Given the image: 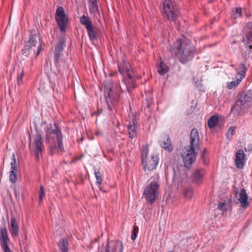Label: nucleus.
I'll return each instance as SVG.
<instances>
[{"label": "nucleus", "mask_w": 252, "mask_h": 252, "mask_svg": "<svg viewBox=\"0 0 252 252\" xmlns=\"http://www.w3.org/2000/svg\"><path fill=\"white\" fill-rule=\"evenodd\" d=\"M170 51L172 54L180 62L185 64L192 60L195 54V48L192 43L187 38H182L177 40Z\"/></svg>", "instance_id": "nucleus-1"}, {"label": "nucleus", "mask_w": 252, "mask_h": 252, "mask_svg": "<svg viewBox=\"0 0 252 252\" xmlns=\"http://www.w3.org/2000/svg\"><path fill=\"white\" fill-rule=\"evenodd\" d=\"M46 140L49 144L48 152L51 155L64 151L63 144V135L58 125L50 124L46 131Z\"/></svg>", "instance_id": "nucleus-2"}, {"label": "nucleus", "mask_w": 252, "mask_h": 252, "mask_svg": "<svg viewBox=\"0 0 252 252\" xmlns=\"http://www.w3.org/2000/svg\"><path fill=\"white\" fill-rule=\"evenodd\" d=\"M119 73L123 76V83L124 87L120 85L122 91H126L129 93L132 90L136 87V82L138 79V76L136 74L133 68H132L130 63L125 60H123L118 65Z\"/></svg>", "instance_id": "nucleus-3"}, {"label": "nucleus", "mask_w": 252, "mask_h": 252, "mask_svg": "<svg viewBox=\"0 0 252 252\" xmlns=\"http://www.w3.org/2000/svg\"><path fill=\"white\" fill-rule=\"evenodd\" d=\"M252 106V90L239 92L231 108V112L237 116L248 112Z\"/></svg>", "instance_id": "nucleus-4"}, {"label": "nucleus", "mask_w": 252, "mask_h": 252, "mask_svg": "<svg viewBox=\"0 0 252 252\" xmlns=\"http://www.w3.org/2000/svg\"><path fill=\"white\" fill-rule=\"evenodd\" d=\"M41 45L40 38L35 33V31H31L29 35V40L26 42L24 48L23 49V54L28 56L32 54L35 57H37L40 53Z\"/></svg>", "instance_id": "nucleus-5"}, {"label": "nucleus", "mask_w": 252, "mask_h": 252, "mask_svg": "<svg viewBox=\"0 0 252 252\" xmlns=\"http://www.w3.org/2000/svg\"><path fill=\"white\" fill-rule=\"evenodd\" d=\"M180 12L174 0H163L162 15L169 22H175Z\"/></svg>", "instance_id": "nucleus-6"}, {"label": "nucleus", "mask_w": 252, "mask_h": 252, "mask_svg": "<svg viewBox=\"0 0 252 252\" xmlns=\"http://www.w3.org/2000/svg\"><path fill=\"white\" fill-rule=\"evenodd\" d=\"M159 180L158 178L154 179L144 190L143 195L146 201L150 204H153L158 199L159 195Z\"/></svg>", "instance_id": "nucleus-7"}, {"label": "nucleus", "mask_w": 252, "mask_h": 252, "mask_svg": "<svg viewBox=\"0 0 252 252\" xmlns=\"http://www.w3.org/2000/svg\"><path fill=\"white\" fill-rule=\"evenodd\" d=\"M243 43L246 49L245 58L247 60L246 55L248 53V59H252V22L248 23L244 29Z\"/></svg>", "instance_id": "nucleus-8"}, {"label": "nucleus", "mask_w": 252, "mask_h": 252, "mask_svg": "<svg viewBox=\"0 0 252 252\" xmlns=\"http://www.w3.org/2000/svg\"><path fill=\"white\" fill-rule=\"evenodd\" d=\"M33 141L32 144H30V147L34 153L35 160L38 162L45 149L42 135L39 132L36 131Z\"/></svg>", "instance_id": "nucleus-9"}, {"label": "nucleus", "mask_w": 252, "mask_h": 252, "mask_svg": "<svg viewBox=\"0 0 252 252\" xmlns=\"http://www.w3.org/2000/svg\"><path fill=\"white\" fill-rule=\"evenodd\" d=\"M55 19L61 31L62 32H65L66 24L68 22V18L66 17L65 11L63 7L59 6L56 9Z\"/></svg>", "instance_id": "nucleus-10"}, {"label": "nucleus", "mask_w": 252, "mask_h": 252, "mask_svg": "<svg viewBox=\"0 0 252 252\" xmlns=\"http://www.w3.org/2000/svg\"><path fill=\"white\" fill-rule=\"evenodd\" d=\"M104 93L108 109L109 111H112L117 103L120 95L117 93L114 94L113 90L107 87H105Z\"/></svg>", "instance_id": "nucleus-11"}, {"label": "nucleus", "mask_w": 252, "mask_h": 252, "mask_svg": "<svg viewBox=\"0 0 252 252\" xmlns=\"http://www.w3.org/2000/svg\"><path fill=\"white\" fill-rule=\"evenodd\" d=\"M195 149L189 147V149L184 152L182 155L185 166L188 169L191 167L192 163L196 159Z\"/></svg>", "instance_id": "nucleus-12"}, {"label": "nucleus", "mask_w": 252, "mask_h": 252, "mask_svg": "<svg viewBox=\"0 0 252 252\" xmlns=\"http://www.w3.org/2000/svg\"><path fill=\"white\" fill-rule=\"evenodd\" d=\"M237 75L236 76V79L230 82H228L227 87L228 89H232L236 87L241 82L243 78L246 75V67L244 63H241L239 67L236 68Z\"/></svg>", "instance_id": "nucleus-13"}, {"label": "nucleus", "mask_w": 252, "mask_h": 252, "mask_svg": "<svg viewBox=\"0 0 252 252\" xmlns=\"http://www.w3.org/2000/svg\"><path fill=\"white\" fill-rule=\"evenodd\" d=\"M124 245L122 241L112 240L107 241V244L102 247L101 252H123Z\"/></svg>", "instance_id": "nucleus-14"}, {"label": "nucleus", "mask_w": 252, "mask_h": 252, "mask_svg": "<svg viewBox=\"0 0 252 252\" xmlns=\"http://www.w3.org/2000/svg\"><path fill=\"white\" fill-rule=\"evenodd\" d=\"M159 158L157 155L152 154L151 158L148 160L147 159L143 160L141 162L144 171L146 170L152 171L155 169L158 163Z\"/></svg>", "instance_id": "nucleus-15"}, {"label": "nucleus", "mask_w": 252, "mask_h": 252, "mask_svg": "<svg viewBox=\"0 0 252 252\" xmlns=\"http://www.w3.org/2000/svg\"><path fill=\"white\" fill-rule=\"evenodd\" d=\"M9 239L8 236L7 230L5 227L0 228V245L4 252H12L8 245Z\"/></svg>", "instance_id": "nucleus-16"}, {"label": "nucleus", "mask_w": 252, "mask_h": 252, "mask_svg": "<svg viewBox=\"0 0 252 252\" xmlns=\"http://www.w3.org/2000/svg\"><path fill=\"white\" fill-rule=\"evenodd\" d=\"M65 46V40L64 37L59 39V41L55 48L54 58L56 63H58L60 61V58L62 55V52Z\"/></svg>", "instance_id": "nucleus-17"}, {"label": "nucleus", "mask_w": 252, "mask_h": 252, "mask_svg": "<svg viewBox=\"0 0 252 252\" xmlns=\"http://www.w3.org/2000/svg\"><path fill=\"white\" fill-rule=\"evenodd\" d=\"M246 155L243 150H238L235 154V165L238 169H242L246 162Z\"/></svg>", "instance_id": "nucleus-18"}, {"label": "nucleus", "mask_w": 252, "mask_h": 252, "mask_svg": "<svg viewBox=\"0 0 252 252\" xmlns=\"http://www.w3.org/2000/svg\"><path fill=\"white\" fill-rule=\"evenodd\" d=\"M137 122L136 121V117L133 116L131 118V120L129 121L128 124L127 125L128 136L130 138H134L137 135Z\"/></svg>", "instance_id": "nucleus-19"}, {"label": "nucleus", "mask_w": 252, "mask_h": 252, "mask_svg": "<svg viewBox=\"0 0 252 252\" xmlns=\"http://www.w3.org/2000/svg\"><path fill=\"white\" fill-rule=\"evenodd\" d=\"M204 173V170L202 168L195 170L191 175L190 178L191 181L193 183L197 184H202L203 182Z\"/></svg>", "instance_id": "nucleus-20"}, {"label": "nucleus", "mask_w": 252, "mask_h": 252, "mask_svg": "<svg viewBox=\"0 0 252 252\" xmlns=\"http://www.w3.org/2000/svg\"><path fill=\"white\" fill-rule=\"evenodd\" d=\"M199 146V136L197 128L191 129L190 134V146L189 147L197 148Z\"/></svg>", "instance_id": "nucleus-21"}, {"label": "nucleus", "mask_w": 252, "mask_h": 252, "mask_svg": "<svg viewBox=\"0 0 252 252\" xmlns=\"http://www.w3.org/2000/svg\"><path fill=\"white\" fill-rule=\"evenodd\" d=\"M248 197L246 189H242L239 192V198L238 200L243 208H247L249 205Z\"/></svg>", "instance_id": "nucleus-22"}, {"label": "nucleus", "mask_w": 252, "mask_h": 252, "mask_svg": "<svg viewBox=\"0 0 252 252\" xmlns=\"http://www.w3.org/2000/svg\"><path fill=\"white\" fill-rule=\"evenodd\" d=\"M9 231L13 237L17 236L19 234V226L14 217H12L11 219Z\"/></svg>", "instance_id": "nucleus-23"}, {"label": "nucleus", "mask_w": 252, "mask_h": 252, "mask_svg": "<svg viewBox=\"0 0 252 252\" xmlns=\"http://www.w3.org/2000/svg\"><path fill=\"white\" fill-rule=\"evenodd\" d=\"M69 243L66 238H63L58 243V246L61 252H68Z\"/></svg>", "instance_id": "nucleus-24"}, {"label": "nucleus", "mask_w": 252, "mask_h": 252, "mask_svg": "<svg viewBox=\"0 0 252 252\" xmlns=\"http://www.w3.org/2000/svg\"><path fill=\"white\" fill-rule=\"evenodd\" d=\"M169 69L168 66L162 61L160 62L159 64L157 67V70L161 75H165L168 72Z\"/></svg>", "instance_id": "nucleus-25"}, {"label": "nucleus", "mask_w": 252, "mask_h": 252, "mask_svg": "<svg viewBox=\"0 0 252 252\" xmlns=\"http://www.w3.org/2000/svg\"><path fill=\"white\" fill-rule=\"evenodd\" d=\"M89 38L91 40H96L97 38L93 25L86 29Z\"/></svg>", "instance_id": "nucleus-26"}, {"label": "nucleus", "mask_w": 252, "mask_h": 252, "mask_svg": "<svg viewBox=\"0 0 252 252\" xmlns=\"http://www.w3.org/2000/svg\"><path fill=\"white\" fill-rule=\"evenodd\" d=\"M80 22L86 29L93 25V23L90 20L89 17L85 15H83L80 17Z\"/></svg>", "instance_id": "nucleus-27"}, {"label": "nucleus", "mask_w": 252, "mask_h": 252, "mask_svg": "<svg viewBox=\"0 0 252 252\" xmlns=\"http://www.w3.org/2000/svg\"><path fill=\"white\" fill-rule=\"evenodd\" d=\"M80 22L86 29L93 25V23L90 20L89 17L85 15H83L80 17Z\"/></svg>", "instance_id": "nucleus-28"}, {"label": "nucleus", "mask_w": 252, "mask_h": 252, "mask_svg": "<svg viewBox=\"0 0 252 252\" xmlns=\"http://www.w3.org/2000/svg\"><path fill=\"white\" fill-rule=\"evenodd\" d=\"M160 145L162 148L168 152H171L173 150V147L169 137L166 138V141L161 142Z\"/></svg>", "instance_id": "nucleus-29"}, {"label": "nucleus", "mask_w": 252, "mask_h": 252, "mask_svg": "<svg viewBox=\"0 0 252 252\" xmlns=\"http://www.w3.org/2000/svg\"><path fill=\"white\" fill-rule=\"evenodd\" d=\"M149 153V149L147 145H143L141 147V162L143 160L147 159Z\"/></svg>", "instance_id": "nucleus-30"}, {"label": "nucleus", "mask_w": 252, "mask_h": 252, "mask_svg": "<svg viewBox=\"0 0 252 252\" xmlns=\"http://www.w3.org/2000/svg\"><path fill=\"white\" fill-rule=\"evenodd\" d=\"M219 122L218 117L216 116H211L208 121V126L210 128H213Z\"/></svg>", "instance_id": "nucleus-31"}, {"label": "nucleus", "mask_w": 252, "mask_h": 252, "mask_svg": "<svg viewBox=\"0 0 252 252\" xmlns=\"http://www.w3.org/2000/svg\"><path fill=\"white\" fill-rule=\"evenodd\" d=\"M91 5L90 7V12L92 13L97 14L100 15V12L96 2H91Z\"/></svg>", "instance_id": "nucleus-32"}, {"label": "nucleus", "mask_w": 252, "mask_h": 252, "mask_svg": "<svg viewBox=\"0 0 252 252\" xmlns=\"http://www.w3.org/2000/svg\"><path fill=\"white\" fill-rule=\"evenodd\" d=\"M184 193L186 198H190L193 194L194 189L191 187H186Z\"/></svg>", "instance_id": "nucleus-33"}, {"label": "nucleus", "mask_w": 252, "mask_h": 252, "mask_svg": "<svg viewBox=\"0 0 252 252\" xmlns=\"http://www.w3.org/2000/svg\"><path fill=\"white\" fill-rule=\"evenodd\" d=\"M25 75V72L23 69L22 68L21 70H19L17 73V84L18 85H21L23 84V80L22 78Z\"/></svg>", "instance_id": "nucleus-34"}, {"label": "nucleus", "mask_w": 252, "mask_h": 252, "mask_svg": "<svg viewBox=\"0 0 252 252\" xmlns=\"http://www.w3.org/2000/svg\"><path fill=\"white\" fill-rule=\"evenodd\" d=\"M17 170H10V172L9 173V180L10 182L12 183H15L17 179Z\"/></svg>", "instance_id": "nucleus-35"}, {"label": "nucleus", "mask_w": 252, "mask_h": 252, "mask_svg": "<svg viewBox=\"0 0 252 252\" xmlns=\"http://www.w3.org/2000/svg\"><path fill=\"white\" fill-rule=\"evenodd\" d=\"M233 14L235 18L241 16L242 9L240 7H235L232 10Z\"/></svg>", "instance_id": "nucleus-36"}, {"label": "nucleus", "mask_w": 252, "mask_h": 252, "mask_svg": "<svg viewBox=\"0 0 252 252\" xmlns=\"http://www.w3.org/2000/svg\"><path fill=\"white\" fill-rule=\"evenodd\" d=\"M94 174L96 179V183L99 185H101L102 183V178L100 172L98 170L95 169Z\"/></svg>", "instance_id": "nucleus-37"}, {"label": "nucleus", "mask_w": 252, "mask_h": 252, "mask_svg": "<svg viewBox=\"0 0 252 252\" xmlns=\"http://www.w3.org/2000/svg\"><path fill=\"white\" fill-rule=\"evenodd\" d=\"M138 231H139L138 227L137 226H135V225H134L133 227L132 233L131 235V240H135V239L137 237V234L138 233Z\"/></svg>", "instance_id": "nucleus-38"}, {"label": "nucleus", "mask_w": 252, "mask_h": 252, "mask_svg": "<svg viewBox=\"0 0 252 252\" xmlns=\"http://www.w3.org/2000/svg\"><path fill=\"white\" fill-rule=\"evenodd\" d=\"M45 189L43 186H40V191H39V203L42 202L43 198L45 196Z\"/></svg>", "instance_id": "nucleus-39"}, {"label": "nucleus", "mask_w": 252, "mask_h": 252, "mask_svg": "<svg viewBox=\"0 0 252 252\" xmlns=\"http://www.w3.org/2000/svg\"><path fill=\"white\" fill-rule=\"evenodd\" d=\"M11 165V169L10 170H17V168L16 167V159L15 158V155L14 154L12 155V160L10 163Z\"/></svg>", "instance_id": "nucleus-40"}, {"label": "nucleus", "mask_w": 252, "mask_h": 252, "mask_svg": "<svg viewBox=\"0 0 252 252\" xmlns=\"http://www.w3.org/2000/svg\"><path fill=\"white\" fill-rule=\"evenodd\" d=\"M235 132V127H234V126L230 127L227 131V138L229 139V137H230V138H231V137L234 135Z\"/></svg>", "instance_id": "nucleus-41"}, {"label": "nucleus", "mask_w": 252, "mask_h": 252, "mask_svg": "<svg viewBox=\"0 0 252 252\" xmlns=\"http://www.w3.org/2000/svg\"><path fill=\"white\" fill-rule=\"evenodd\" d=\"M207 153H208L207 150L206 149H204L203 150V152H202V158L203 159V162L205 164H207L206 158L205 157V156L207 154Z\"/></svg>", "instance_id": "nucleus-42"}, {"label": "nucleus", "mask_w": 252, "mask_h": 252, "mask_svg": "<svg viewBox=\"0 0 252 252\" xmlns=\"http://www.w3.org/2000/svg\"><path fill=\"white\" fill-rule=\"evenodd\" d=\"M226 203L225 202L220 203L218 205V209L223 210L225 209Z\"/></svg>", "instance_id": "nucleus-43"}, {"label": "nucleus", "mask_w": 252, "mask_h": 252, "mask_svg": "<svg viewBox=\"0 0 252 252\" xmlns=\"http://www.w3.org/2000/svg\"><path fill=\"white\" fill-rule=\"evenodd\" d=\"M246 152H251L252 151V144H248L247 147L245 148Z\"/></svg>", "instance_id": "nucleus-44"}, {"label": "nucleus", "mask_w": 252, "mask_h": 252, "mask_svg": "<svg viewBox=\"0 0 252 252\" xmlns=\"http://www.w3.org/2000/svg\"><path fill=\"white\" fill-rule=\"evenodd\" d=\"M102 112V110H98L97 112H95L92 115H96V116L97 115H99V114L101 113Z\"/></svg>", "instance_id": "nucleus-45"}, {"label": "nucleus", "mask_w": 252, "mask_h": 252, "mask_svg": "<svg viewBox=\"0 0 252 252\" xmlns=\"http://www.w3.org/2000/svg\"><path fill=\"white\" fill-rule=\"evenodd\" d=\"M90 2H96L97 0H90Z\"/></svg>", "instance_id": "nucleus-46"}, {"label": "nucleus", "mask_w": 252, "mask_h": 252, "mask_svg": "<svg viewBox=\"0 0 252 252\" xmlns=\"http://www.w3.org/2000/svg\"><path fill=\"white\" fill-rule=\"evenodd\" d=\"M146 106H147L148 108H149V107H150V104H149V103L148 102L147 103V104H146Z\"/></svg>", "instance_id": "nucleus-47"}, {"label": "nucleus", "mask_w": 252, "mask_h": 252, "mask_svg": "<svg viewBox=\"0 0 252 252\" xmlns=\"http://www.w3.org/2000/svg\"><path fill=\"white\" fill-rule=\"evenodd\" d=\"M97 241V238L94 239V241H93V243H94V242H96Z\"/></svg>", "instance_id": "nucleus-48"}]
</instances>
